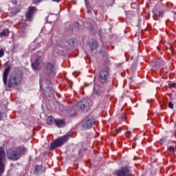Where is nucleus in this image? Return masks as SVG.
I'll use <instances>...</instances> for the list:
<instances>
[{"label":"nucleus","mask_w":176,"mask_h":176,"mask_svg":"<svg viewBox=\"0 0 176 176\" xmlns=\"http://www.w3.org/2000/svg\"><path fill=\"white\" fill-rule=\"evenodd\" d=\"M27 148L25 147H11L6 150V156L8 160L16 162L20 160L21 156L25 153Z\"/></svg>","instance_id":"nucleus-1"},{"label":"nucleus","mask_w":176,"mask_h":176,"mask_svg":"<svg viewBox=\"0 0 176 176\" xmlns=\"http://www.w3.org/2000/svg\"><path fill=\"white\" fill-rule=\"evenodd\" d=\"M23 75H24V72L22 70L12 72L9 76L8 87L12 88L19 86L23 80Z\"/></svg>","instance_id":"nucleus-2"},{"label":"nucleus","mask_w":176,"mask_h":176,"mask_svg":"<svg viewBox=\"0 0 176 176\" xmlns=\"http://www.w3.org/2000/svg\"><path fill=\"white\" fill-rule=\"evenodd\" d=\"M98 80L102 85H107L109 82V67H103L98 75Z\"/></svg>","instance_id":"nucleus-3"},{"label":"nucleus","mask_w":176,"mask_h":176,"mask_svg":"<svg viewBox=\"0 0 176 176\" xmlns=\"http://www.w3.org/2000/svg\"><path fill=\"white\" fill-rule=\"evenodd\" d=\"M71 135V134L67 133L52 142L50 145L51 151H53V149H56V148H60V146H63V145H64V144H65V142H67V141L69 140Z\"/></svg>","instance_id":"nucleus-4"},{"label":"nucleus","mask_w":176,"mask_h":176,"mask_svg":"<svg viewBox=\"0 0 176 176\" xmlns=\"http://www.w3.org/2000/svg\"><path fill=\"white\" fill-rule=\"evenodd\" d=\"M5 162H6V153L5 147H0V176L3 175L5 173Z\"/></svg>","instance_id":"nucleus-5"},{"label":"nucleus","mask_w":176,"mask_h":176,"mask_svg":"<svg viewBox=\"0 0 176 176\" xmlns=\"http://www.w3.org/2000/svg\"><path fill=\"white\" fill-rule=\"evenodd\" d=\"M95 124L96 120L91 116H87L82 121L81 126L82 129H91Z\"/></svg>","instance_id":"nucleus-6"},{"label":"nucleus","mask_w":176,"mask_h":176,"mask_svg":"<svg viewBox=\"0 0 176 176\" xmlns=\"http://www.w3.org/2000/svg\"><path fill=\"white\" fill-rule=\"evenodd\" d=\"M153 12L156 17H163L164 14V5L163 3H158L155 6Z\"/></svg>","instance_id":"nucleus-7"},{"label":"nucleus","mask_w":176,"mask_h":176,"mask_svg":"<svg viewBox=\"0 0 176 176\" xmlns=\"http://www.w3.org/2000/svg\"><path fill=\"white\" fill-rule=\"evenodd\" d=\"M45 72L47 76L52 78L56 75V67L53 63H48L45 65Z\"/></svg>","instance_id":"nucleus-8"},{"label":"nucleus","mask_w":176,"mask_h":176,"mask_svg":"<svg viewBox=\"0 0 176 176\" xmlns=\"http://www.w3.org/2000/svg\"><path fill=\"white\" fill-rule=\"evenodd\" d=\"M116 176H130V168L127 166L121 168L115 172Z\"/></svg>","instance_id":"nucleus-9"},{"label":"nucleus","mask_w":176,"mask_h":176,"mask_svg":"<svg viewBox=\"0 0 176 176\" xmlns=\"http://www.w3.org/2000/svg\"><path fill=\"white\" fill-rule=\"evenodd\" d=\"M78 108H80L81 111H87L89 109V101L87 99H84L77 103Z\"/></svg>","instance_id":"nucleus-10"},{"label":"nucleus","mask_w":176,"mask_h":176,"mask_svg":"<svg viewBox=\"0 0 176 176\" xmlns=\"http://www.w3.org/2000/svg\"><path fill=\"white\" fill-rule=\"evenodd\" d=\"M35 7L30 6L28 8V10L25 14L26 20L28 21H32V18L34 17V13H35Z\"/></svg>","instance_id":"nucleus-11"},{"label":"nucleus","mask_w":176,"mask_h":176,"mask_svg":"<svg viewBox=\"0 0 176 176\" xmlns=\"http://www.w3.org/2000/svg\"><path fill=\"white\" fill-rule=\"evenodd\" d=\"M10 73V65L7 66L3 72V81L4 85L8 83V76H9V74Z\"/></svg>","instance_id":"nucleus-12"},{"label":"nucleus","mask_w":176,"mask_h":176,"mask_svg":"<svg viewBox=\"0 0 176 176\" xmlns=\"http://www.w3.org/2000/svg\"><path fill=\"white\" fill-rule=\"evenodd\" d=\"M93 93L98 96V97H100V96H102V94H104V91L100 86L96 85L94 87Z\"/></svg>","instance_id":"nucleus-13"},{"label":"nucleus","mask_w":176,"mask_h":176,"mask_svg":"<svg viewBox=\"0 0 176 176\" xmlns=\"http://www.w3.org/2000/svg\"><path fill=\"white\" fill-rule=\"evenodd\" d=\"M45 171H46V169L45 168V167H43L41 165H36L34 167V174L35 175H41V174L45 173Z\"/></svg>","instance_id":"nucleus-14"},{"label":"nucleus","mask_w":176,"mask_h":176,"mask_svg":"<svg viewBox=\"0 0 176 176\" xmlns=\"http://www.w3.org/2000/svg\"><path fill=\"white\" fill-rule=\"evenodd\" d=\"M54 123L56 126L59 129H63V127H65V121L61 119H55Z\"/></svg>","instance_id":"nucleus-15"},{"label":"nucleus","mask_w":176,"mask_h":176,"mask_svg":"<svg viewBox=\"0 0 176 176\" xmlns=\"http://www.w3.org/2000/svg\"><path fill=\"white\" fill-rule=\"evenodd\" d=\"M91 52H94V50H97L98 48V42L96 40H94L91 41V43L89 44Z\"/></svg>","instance_id":"nucleus-16"},{"label":"nucleus","mask_w":176,"mask_h":176,"mask_svg":"<svg viewBox=\"0 0 176 176\" xmlns=\"http://www.w3.org/2000/svg\"><path fill=\"white\" fill-rule=\"evenodd\" d=\"M32 68L34 71H38V69H39V59H36V60L32 63Z\"/></svg>","instance_id":"nucleus-17"},{"label":"nucleus","mask_w":176,"mask_h":176,"mask_svg":"<svg viewBox=\"0 0 176 176\" xmlns=\"http://www.w3.org/2000/svg\"><path fill=\"white\" fill-rule=\"evenodd\" d=\"M54 93V90L53 89V88H52V87L48 86L46 89L44 91V94L45 96H49L50 94H53Z\"/></svg>","instance_id":"nucleus-18"},{"label":"nucleus","mask_w":176,"mask_h":176,"mask_svg":"<svg viewBox=\"0 0 176 176\" xmlns=\"http://www.w3.org/2000/svg\"><path fill=\"white\" fill-rule=\"evenodd\" d=\"M10 32L8 29H4L0 32V36H8Z\"/></svg>","instance_id":"nucleus-19"},{"label":"nucleus","mask_w":176,"mask_h":176,"mask_svg":"<svg viewBox=\"0 0 176 176\" xmlns=\"http://www.w3.org/2000/svg\"><path fill=\"white\" fill-rule=\"evenodd\" d=\"M54 123V118L53 116H50L47 118V124L52 126Z\"/></svg>","instance_id":"nucleus-20"},{"label":"nucleus","mask_w":176,"mask_h":176,"mask_svg":"<svg viewBox=\"0 0 176 176\" xmlns=\"http://www.w3.org/2000/svg\"><path fill=\"white\" fill-rule=\"evenodd\" d=\"M67 43L72 47L75 45V41H74V38H70L67 41Z\"/></svg>","instance_id":"nucleus-21"},{"label":"nucleus","mask_w":176,"mask_h":176,"mask_svg":"<svg viewBox=\"0 0 176 176\" xmlns=\"http://www.w3.org/2000/svg\"><path fill=\"white\" fill-rule=\"evenodd\" d=\"M168 151L170 153H174L175 152V148L174 146H170L168 147Z\"/></svg>","instance_id":"nucleus-22"},{"label":"nucleus","mask_w":176,"mask_h":176,"mask_svg":"<svg viewBox=\"0 0 176 176\" xmlns=\"http://www.w3.org/2000/svg\"><path fill=\"white\" fill-rule=\"evenodd\" d=\"M107 2L108 6H112L115 3V0H107Z\"/></svg>","instance_id":"nucleus-23"},{"label":"nucleus","mask_w":176,"mask_h":176,"mask_svg":"<svg viewBox=\"0 0 176 176\" xmlns=\"http://www.w3.org/2000/svg\"><path fill=\"white\" fill-rule=\"evenodd\" d=\"M3 56H5V51L3 50V49H1L0 50V57H3Z\"/></svg>","instance_id":"nucleus-24"},{"label":"nucleus","mask_w":176,"mask_h":176,"mask_svg":"<svg viewBox=\"0 0 176 176\" xmlns=\"http://www.w3.org/2000/svg\"><path fill=\"white\" fill-rule=\"evenodd\" d=\"M120 118L121 119L122 122H124V120H126V115H124V113H122L121 115V116L120 117Z\"/></svg>","instance_id":"nucleus-25"},{"label":"nucleus","mask_w":176,"mask_h":176,"mask_svg":"<svg viewBox=\"0 0 176 176\" xmlns=\"http://www.w3.org/2000/svg\"><path fill=\"white\" fill-rule=\"evenodd\" d=\"M168 107H169L170 109H173V108H174V104H173V102H169V103H168Z\"/></svg>","instance_id":"nucleus-26"},{"label":"nucleus","mask_w":176,"mask_h":176,"mask_svg":"<svg viewBox=\"0 0 176 176\" xmlns=\"http://www.w3.org/2000/svg\"><path fill=\"white\" fill-rule=\"evenodd\" d=\"M10 2H12V3L14 5H16V3H17V0H10Z\"/></svg>","instance_id":"nucleus-27"},{"label":"nucleus","mask_w":176,"mask_h":176,"mask_svg":"<svg viewBox=\"0 0 176 176\" xmlns=\"http://www.w3.org/2000/svg\"><path fill=\"white\" fill-rule=\"evenodd\" d=\"M41 2V0H33V3H39Z\"/></svg>","instance_id":"nucleus-28"},{"label":"nucleus","mask_w":176,"mask_h":176,"mask_svg":"<svg viewBox=\"0 0 176 176\" xmlns=\"http://www.w3.org/2000/svg\"><path fill=\"white\" fill-rule=\"evenodd\" d=\"M41 80H42V76L40 77V89H42V85H41Z\"/></svg>","instance_id":"nucleus-29"},{"label":"nucleus","mask_w":176,"mask_h":176,"mask_svg":"<svg viewBox=\"0 0 176 176\" xmlns=\"http://www.w3.org/2000/svg\"><path fill=\"white\" fill-rule=\"evenodd\" d=\"M168 86H169L170 89H171L174 87V84H169Z\"/></svg>","instance_id":"nucleus-30"},{"label":"nucleus","mask_w":176,"mask_h":176,"mask_svg":"<svg viewBox=\"0 0 176 176\" xmlns=\"http://www.w3.org/2000/svg\"><path fill=\"white\" fill-rule=\"evenodd\" d=\"M117 131V133H120V131H122V129H116Z\"/></svg>","instance_id":"nucleus-31"},{"label":"nucleus","mask_w":176,"mask_h":176,"mask_svg":"<svg viewBox=\"0 0 176 176\" xmlns=\"http://www.w3.org/2000/svg\"><path fill=\"white\" fill-rule=\"evenodd\" d=\"M0 120H2V113L0 111Z\"/></svg>","instance_id":"nucleus-32"},{"label":"nucleus","mask_w":176,"mask_h":176,"mask_svg":"<svg viewBox=\"0 0 176 176\" xmlns=\"http://www.w3.org/2000/svg\"><path fill=\"white\" fill-rule=\"evenodd\" d=\"M53 1V2H60V1H61V0H52Z\"/></svg>","instance_id":"nucleus-33"},{"label":"nucleus","mask_w":176,"mask_h":176,"mask_svg":"<svg viewBox=\"0 0 176 176\" xmlns=\"http://www.w3.org/2000/svg\"><path fill=\"white\" fill-rule=\"evenodd\" d=\"M47 85H49V83H50V81L48 79H47Z\"/></svg>","instance_id":"nucleus-34"},{"label":"nucleus","mask_w":176,"mask_h":176,"mask_svg":"<svg viewBox=\"0 0 176 176\" xmlns=\"http://www.w3.org/2000/svg\"><path fill=\"white\" fill-rule=\"evenodd\" d=\"M5 65H8V62H6V63H5Z\"/></svg>","instance_id":"nucleus-35"},{"label":"nucleus","mask_w":176,"mask_h":176,"mask_svg":"<svg viewBox=\"0 0 176 176\" xmlns=\"http://www.w3.org/2000/svg\"><path fill=\"white\" fill-rule=\"evenodd\" d=\"M175 135H176V131H175Z\"/></svg>","instance_id":"nucleus-36"}]
</instances>
